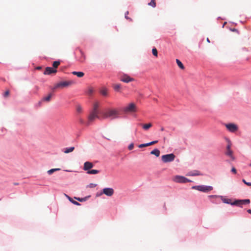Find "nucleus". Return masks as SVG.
<instances>
[{"instance_id": "43", "label": "nucleus", "mask_w": 251, "mask_h": 251, "mask_svg": "<svg viewBox=\"0 0 251 251\" xmlns=\"http://www.w3.org/2000/svg\"><path fill=\"white\" fill-rule=\"evenodd\" d=\"M231 172L234 173V174H236L237 172H236V169L234 168V167H232V169H231Z\"/></svg>"}, {"instance_id": "47", "label": "nucleus", "mask_w": 251, "mask_h": 251, "mask_svg": "<svg viewBox=\"0 0 251 251\" xmlns=\"http://www.w3.org/2000/svg\"><path fill=\"white\" fill-rule=\"evenodd\" d=\"M246 184L248 186H251V182H247L246 183Z\"/></svg>"}, {"instance_id": "34", "label": "nucleus", "mask_w": 251, "mask_h": 251, "mask_svg": "<svg viewBox=\"0 0 251 251\" xmlns=\"http://www.w3.org/2000/svg\"><path fill=\"white\" fill-rule=\"evenodd\" d=\"M242 202L244 204H249L250 203V200L249 199L242 200Z\"/></svg>"}, {"instance_id": "38", "label": "nucleus", "mask_w": 251, "mask_h": 251, "mask_svg": "<svg viewBox=\"0 0 251 251\" xmlns=\"http://www.w3.org/2000/svg\"><path fill=\"white\" fill-rule=\"evenodd\" d=\"M223 201L224 203H230V200H229V199H223Z\"/></svg>"}, {"instance_id": "18", "label": "nucleus", "mask_w": 251, "mask_h": 251, "mask_svg": "<svg viewBox=\"0 0 251 251\" xmlns=\"http://www.w3.org/2000/svg\"><path fill=\"white\" fill-rule=\"evenodd\" d=\"M100 92L102 95L106 96L108 94V89L104 87H102Z\"/></svg>"}, {"instance_id": "17", "label": "nucleus", "mask_w": 251, "mask_h": 251, "mask_svg": "<svg viewBox=\"0 0 251 251\" xmlns=\"http://www.w3.org/2000/svg\"><path fill=\"white\" fill-rule=\"evenodd\" d=\"M99 107V102L96 101L93 104V108L91 111L98 113V108Z\"/></svg>"}, {"instance_id": "28", "label": "nucleus", "mask_w": 251, "mask_h": 251, "mask_svg": "<svg viewBox=\"0 0 251 251\" xmlns=\"http://www.w3.org/2000/svg\"><path fill=\"white\" fill-rule=\"evenodd\" d=\"M67 198H68V199L69 200V201H71L73 204H75V205H80V204H79L78 202H77V201H74V200H73L71 198H70V197H69V196H67Z\"/></svg>"}, {"instance_id": "20", "label": "nucleus", "mask_w": 251, "mask_h": 251, "mask_svg": "<svg viewBox=\"0 0 251 251\" xmlns=\"http://www.w3.org/2000/svg\"><path fill=\"white\" fill-rule=\"evenodd\" d=\"M72 74L74 75H76L78 77H83L84 75V73H83L82 72H75V71H74V72H72Z\"/></svg>"}, {"instance_id": "53", "label": "nucleus", "mask_w": 251, "mask_h": 251, "mask_svg": "<svg viewBox=\"0 0 251 251\" xmlns=\"http://www.w3.org/2000/svg\"><path fill=\"white\" fill-rule=\"evenodd\" d=\"M207 41L208 42H210V41H209V39H208V38H207Z\"/></svg>"}, {"instance_id": "2", "label": "nucleus", "mask_w": 251, "mask_h": 251, "mask_svg": "<svg viewBox=\"0 0 251 251\" xmlns=\"http://www.w3.org/2000/svg\"><path fill=\"white\" fill-rule=\"evenodd\" d=\"M226 141L227 143V145L226 148V151L225 152L226 155L230 157L232 160L235 159V157L233 155V151L231 150L232 143L230 140L228 138L226 139Z\"/></svg>"}, {"instance_id": "19", "label": "nucleus", "mask_w": 251, "mask_h": 251, "mask_svg": "<svg viewBox=\"0 0 251 251\" xmlns=\"http://www.w3.org/2000/svg\"><path fill=\"white\" fill-rule=\"evenodd\" d=\"M242 200H236V201H234L233 202L231 203V204L241 206L242 205L244 204V203H242Z\"/></svg>"}, {"instance_id": "13", "label": "nucleus", "mask_w": 251, "mask_h": 251, "mask_svg": "<svg viewBox=\"0 0 251 251\" xmlns=\"http://www.w3.org/2000/svg\"><path fill=\"white\" fill-rule=\"evenodd\" d=\"M113 88L115 91L119 93H121L122 91V87L121 84H113Z\"/></svg>"}, {"instance_id": "4", "label": "nucleus", "mask_w": 251, "mask_h": 251, "mask_svg": "<svg viewBox=\"0 0 251 251\" xmlns=\"http://www.w3.org/2000/svg\"><path fill=\"white\" fill-rule=\"evenodd\" d=\"M192 189L206 193L212 190L213 187L210 186L198 185L193 186Z\"/></svg>"}, {"instance_id": "33", "label": "nucleus", "mask_w": 251, "mask_h": 251, "mask_svg": "<svg viewBox=\"0 0 251 251\" xmlns=\"http://www.w3.org/2000/svg\"><path fill=\"white\" fill-rule=\"evenodd\" d=\"M149 5L154 7L156 6L155 0H151V1L148 4Z\"/></svg>"}, {"instance_id": "14", "label": "nucleus", "mask_w": 251, "mask_h": 251, "mask_svg": "<svg viewBox=\"0 0 251 251\" xmlns=\"http://www.w3.org/2000/svg\"><path fill=\"white\" fill-rule=\"evenodd\" d=\"M93 167V164L90 162H86L84 164L83 169L85 171H89V170Z\"/></svg>"}, {"instance_id": "35", "label": "nucleus", "mask_w": 251, "mask_h": 251, "mask_svg": "<svg viewBox=\"0 0 251 251\" xmlns=\"http://www.w3.org/2000/svg\"><path fill=\"white\" fill-rule=\"evenodd\" d=\"M148 146H149L148 143H146V144H140L138 146V147L139 148H144V147H148Z\"/></svg>"}, {"instance_id": "26", "label": "nucleus", "mask_w": 251, "mask_h": 251, "mask_svg": "<svg viewBox=\"0 0 251 251\" xmlns=\"http://www.w3.org/2000/svg\"><path fill=\"white\" fill-rule=\"evenodd\" d=\"M99 173V171L97 170H91L87 171L88 174H97Z\"/></svg>"}, {"instance_id": "30", "label": "nucleus", "mask_w": 251, "mask_h": 251, "mask_svg": "<svg viewBox=\"0 0 251 251\" xmlns=\"http://www.w3.org/2000/svg\"><path fill=\"white\" fill-rule=\"evenodd\" d=\"M76 111L78 113H81L82 111V108L80 105H77L76 106Z\"/></svg>"}, {"instance_id": "16", "label": "nucleus", "mask_w": 251, "mask_h": 251, "mask_svg": "<svg viewBox=\"0 0 251 251\" xmlns=\"http://www.w3.org/2000/svg\"><path fill=\"white\" fill-rule=\"evenodd\" d=\"M103 193L105 194V195H106L107 196H110V188H105L103 190ZM102 192H100V193H97L96 196L97 197L98 196H100L102 195Z\"/></svg>"}, {"instance_id": "44", "label": "nucleus", "mask_w": 251, "mask_h": 251, "mask_svg": "<svg viewBox=\"0 0 251 251\" xmlns=\"http://www.w3.org/2000/svg\"><path fill=\"white\" fill-rule=\"evenodd\" d=\"M200 175V174L199 173V172L198 171H196V173H195L193 174H191V176H199Z\"/></svg>"}, {"instance_id": "52", "label": "nucleus", "mask_w": 251, "mask_h": 251, "mask_svg": "<svg viewBox=\"0 0 251 251\" xmlns=\"http://www.w3.org/2000/svg\"><path fill=\"white\" fill-rule=\"evenodd\" d=\"M41 69V67H37V69L38 70H39V69Z\"/></svg>"}, {"instance_id": "50", "label": "nucleus", "mask_w": 251, "mask_h": 251, "mask_svg": "<svg viewBox=\"0 0 251 251\" xmlns=\"http://www.w3.org/2000/svg\"><path fill=\"white\" fill-rule=\"evenodd\" d=\"M242 181L246 184V183H247V182L245 180V179H243L242 180Z\"/></svg>"}, {"instance_id": "31", "label": "nucleus", "mask_w": 251, "mask_h": 251, "mask_svg": "<svg viewBox=\"0 0 251 251\" xmlns=\"http://www.w3.org/2000/svg\"><path fill=\"white\" fill-rule=\"evenodd\" d=\"M94 92V90L92 87H90L88 88L87 91V94L89 95H92Z\"/></svg>"}, {"instance_id": "23", "label": "nucleus", "mask_w": 251, "mask_h": 251, "mask_svg": "<svg viewBox=\"0 0 251 251\" xmlns=\"http://www.w3.org/2000/svg\"><path fill=\"white\" fill-rule=\"evenodd\" d=\"M52 94L51 93L49 94L47 97H45L43 98L42 100L45 101H50L52 97Z\"/></svg>"}, {"instance_id": "10", "label": "nucleus", "mask_w": 251, "mask_h": 251, "mask_svg": "<svg viewBox=\"0 0 251 251\" xmlns=\"http://www.w3.org/2000/svg\"><path fill=\"white\" fill-rule=\"evenodd\" d=\"M121 81L126 82V83H128L129 82L132 81L134 80V79L133 78L130 77L129 76H128L127 75H124L122 76H121L120 78Z\"/></svg>"}, {"instance_id": "24", "label": "nucleus", "mask_w": 251, "mask_h": 251, "mask_svg": "<svg viewBox=\"0 0 251 251\" xmlns=\"http://www.w3.org/2000/svg\"><path fill=\"white\" fill-rule=\"evenodd\" d=\"M176 62L177 64V65L179 66V67L181 69H184V66L182 63V62L178 59H176Z\"/></svg>"}, {"instance_id": "51", "label": "nucleus", "mask_w": 251, "mask_h": 251, "mask_svg": "<svg viewBox=\"0 0 251 251\" xmlns=\"http://www.w3.org/2000/svg\"><path fill=\"white\" fill-rule=\"evenodd\" d=\"M161 131H163L164 130V128L163 127H161V129H160Z\"/></svg>"}, {"instance_id": "5", "label": "nucleus", "mask_w": 251, "mask_h": 251, "mask_svg": "<svg viewBox=\"0 0 251 251\" xmlns=\"http://www.w3.org/2000/svg\"><path fill=\"white\" fill-rule=\"evenodd\" d=\"M172 180L176 183H187L191 181L183 176H176L172 178Z\"/></svg>"}, {"instance_id": "22", "label": "nucleus", "mask_w": 251, "mask_h": 251, "mask_svg": "<svg viewBox=\"0 0 251 251\" xmlns=\"http://www.w3.org/2000/svg\"><path fill=\"white\" fill-rule=\"evenodd\" d=\"M160 152L159 150L158 149H156L152 150L151 152V154L155 155L156 157H158L160 155Z\"/></svg>"}, {"instance_id": "25", "label": "nucleus", "mask_w": 251, "mask_h": 251, "mask_svg": "<svg viewBox=\"0 0 251 251\" xmlns=\"http://www.w3.org/2000/svg\"><path fill=\"white\" fill-rule=\"evenodd\" d=\"M151 126H152V124L151 123H149V124H144L143 125V128L145 130H148L150 127H151Z\"/></svg>"}, {"instance_id": "39", "label": "nucleus", "mask_w": 251, "mask_h": 251, "mask_svg": "<svg viewBox=\"0 0 251 251\" xmlns=\"http://www.w3.org/2000/svg\"><path fill=\"white\" fill-rule=\"evenodd\" d=\"M128 14V11H126L125 13V18L127 19V20H129L130 21H131L132 20L131 19H130V18L128 17V16L127 15Z\"/></svg>"}, {"instance_id": "11", "label": "nucleus", "mask_w": 251, "mask_h": 251, "mask_svg": "<svg viewBox=\"0 0 251 251\" xmlns=\"http://www.w3.org/2000/svg\"><path fill=\"white\" fill-rule=\"evenodd\" d=\"M57 72V70L55 69H53L51 67H48L46 68L45 72L44 73V75H50L51 74H56Z\"/></svg>"}, {"instance_id": "12", "label": "nucleus", "mask_w": 251, "mask_h": 251, "mask_svg": "<svg viewBox=\"0 0 251 251\" xmlns=\"http://www.w3.org/2000/svg\"><path fill=\"white\" fill-rule=\"evenodd\" d=\"M110 111L109 109L104 110L100 112V117L102 119H105L109 117Z\"/></svg>"}, {"instance_id": "41", "label": "nucleus", "mask_w": 251, "mask_h": 251, "mask_svg": "<svg viewBox=\"0 0 251 251\" xmlns=\"http://www.w3.org/2000/svg\"><path fill=\"white\" fill-rule=\"evenodd\" d=\"M157 142H158V141L155 140V141H153L151 142L148 143V144L149 146H151V145H154V144L157 143Z\"/></svg>"}, {"instance_id": "49", "label": "nucleus", "mask_w": 251, "mask_h": 251, "mask_svg": "<svg viewBox=\"0 0 251 251\" xmlns=\"http://www.w3.org/2000/svg\"><path fill=\"white\" fill-rule=\"evenodd\" d=\"M247 212H248L249 213L251 214V209H248V210H247Z\"/></svg>"}, {"instance_id": "9", "label": "nucleus", "mask_w": 251, "mask_h": 251, "mask_svg": "<svg viewBox=\"0 0 251 251\" xmlns=\"http://www.w3.org/2000/svg\"><path fill=\"white\" fill-rule=\"evenodd\" d=\"M120 111L115 108L111 109V119H116L119 117Z\"/></svg>"}, {"instance_id": "8", "label": "nucleus", "mask_w": 251, "mask_h": 251, "mask_svg": "<svg viewBox=\"0 0 251 251\" xmlns=\"http://www.w3.org/2000/svg\"><path fill=\"white\" fill-rule=\"evenodd\" d=\"M226 129L230 132L234 133L238 129V126L233 123H228L225 124Z\"/></svg>"}, {"instance_id": "7", "label": "nucleus", "mask_w": 251, "mask_h": 251, "mask_svg": "<svg viewBox=\"0 0 251 251\" xmlns=\"http://www.w3.org/2000/svg\"><path fill=\"white\" fill-rule=\"evenodd\" d=\"M162 160L164 163L173 161L175 158V155L173 153L163 155L161 156Z\"/></svg>"}, {"instance_id": "29", "label": "nucleus", "mask_w": 251, "mask_h": 251, "mask_svg": "<svg viewBox=\"0 0 251 251\" xmlns=\"http://www.w3.org/2000/svg\"><path fill=\"white\" fill-rule=\"evenodd\" d=\"M60 169H59V168H56V169H51L50 170H49L48 171V173L49 175H51L53 173H54V172L55 171H59L60 170Z\"/></svg>"}, {"instance_id": "36", "label": "nucleus", "mask_w": 251, "mask_h": 251, "mask_svg": "<svg viewBox=\"0 0 251 251\" xmlns=\"http://www.w3.org/2000/svg\"><path fill=\"white\" fill-rule=\"evenodd\" d=\"M103 136L106 139L109 140V138H108L107 136V131H104L102 133Z\"/></svg>"}, {"instance_id": "42", "label": "nucleus", "mask_w": 251, "mask_h": 251, "mask_svg": "<svg viewBox=\"0 0 251 251\" xmlns=\"http://www.w3.org/2000/svg\"><path fill=\"white\" fill-rule=\"evenodd\" d=\"M76 200H77V201H80V202H82V201H85V199L84 198H75Z\"/></svg>"}, {"instance_id": "40", "label": "nucleus", "mask_w": 251, "mask_h": 251, "mask_svg": "<svg viewBox=\"0 0 251 251\" xmlns=\"http://www.w3.org/2000/svg\"><path fill=\"white\" fill-rule=\"evenodd\" d=\"M134 148V144L133 143H131L128 147V149L129 150H132Z\"/></svg>"}, {"instance_id": "48", "label": "nucleus", "mask_w": 251, "mask_h": 251, "mask_svg": "<svg viewBox=\"0 0 251 251\" xmlns=\"http://www.w3.org/2000/svg\"><path fill=\"white\" fill-rule=\"evenodd\" d=\"M110 193H111V196L113 194V190L111 188V192H110Z\"/></svg>"}, {"instance_id": "27", "label": "nucleus", "mask_w": 251, "mask_h": 251, "mask_svg": "<svg viewBox=\"0 0 251 251\" xmlns=\"http://www.w3.org/2000/svg\"><path fill=\"white\" fill-rule=\"evenodd\" d=\"M60 61H54L52 64V66L54 68L53 69H56L58 67V66L60 65Z\"/></svg>"}, {"instance_id": "1", "label": "nucleus", "mask_w": 251, "mask_h": 251, "mask_svg": "<svg viewBox=\"0 0 251 251\" xmlns=\"http://www.w3.org/2000/svg\"><path fill=\"white\" fill-rule=\"evenodd\" d=\"M124 112L126 114H132L137 111L136 105L134 103H130L124 108Z\"/></svg>"}, {"instance_id": "32", "label": "nucleus", "mask_w": 251, "mask_h": 251, "mask_svg": "<svg viewBox=\"0 0 251 251\" xmlns=\"http://www.w3.org/2000/svg\"><path fill=\"white\" fill-rule=\"evenodd\" d=\"M152 53L153 55L157 57L158 55V52L156 48H153L152 50Z\"/></svg>"}, {"instance_id": "45", "label": "nucleus", "mask_w": 251, "mask_h": 251, "mask_svg": "<svg viewBox=\"0 0 251 251\" xmlns=\"http://www.w3.org/2000/svg\"><path fill=\"white\" fill-rule=\"evenodd\" d=\"M9 91H6L5 93H4V97H7L9 95Z\"/></svg>"}, {"instance_id": "3", "label": "nucleus", "mask_w": 251, "mask_h": 251, "mask_svg": "<svg viewBox=\"0 0 251 251\" xmlns=\"http://www.w3.org/2000/svg\"><path fill=\"white\" fill-rule=\"evenodd\" d=\"M100 116L98 115V113L91 111L88 116V121L86 123L87 126L91 125L96 119L100 118Z\"/></svg>"}, {"instance_id": "46", "label": "nucleus", "mask_w": 251, "mask_h": 251, "mask_svg": "<svg viewBox=\"0 0 251 251\" xmlns=\"http://www.w3.org/2000/svg\"><path fill=\"white\" fill-rule=\"evenodd\" d=\"M209 197H210V198H217V197H218V196H216V195H211V196H209Z\"/></svg>"}, {"instance_id": "37", "label": "nucleus", "mask_w": 251, "mask_h": 251, "mask_svg": "<svg viewBox=\"0 0 251 251\" xmlns=\"http://www.w3.org/2000/svg\"><path fill=\"white\" fill-rule=\"evenodd\" d=\"M97 186L96 184L94 183H90L88 185V187L89 188H94Z\"/></svg>"}, {"instance_id": "6", "label": "nucleus", "mask_w": 251, "mask_h": 251, "mask_svg": "<svg viewBox=\"0 0 251 251\" xmlns=\"http://www.w3.org/2000/svg\"><path fill=\"white\" fill-rule=\"evenodd\" d=\"M73 83V82L72 81H61L57 84H56L53 89H55L58 88H64L68 87L71 85H72Z\"/></svg>"}, {"instance_id": "21", "label": "nucleus", "mask_w": 251, "mask_h": 251, "mask_svg": "<svg viewBox=\"0 0 251 251\" xmlns=\"http://www.w3.org/2000/svg\"><path fill=\"white\" fill-rule=\"evenodd\" d=\"M74 150H75V147H70L68 148H65L64 149V151H63V152L65 153H69L73 151H74Z\"/></svg>"}, {"instance_id": "15", "label": "nucleus", "mask_w": 251, "mask_h": 251, "mask_svg": "<svg viewBox=\"0 0 251 251\" xmlns=\"http://www.w3.org/2000/svg\"><path fill=\"white\" fill-rule=\"evenodd\" d=\"M79 51L81 54V56L79 58V60L80 62H84L86 58V55L84 52L81 49H79Z\"/></svg>"}]
</instances>
